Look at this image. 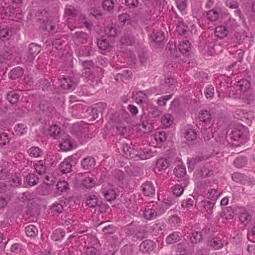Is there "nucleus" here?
Instances as JSON below:
<instances>
[{
    "label": "nucleus",
    "mask_w": 255,
    "mask_h": 255,
    "mask_svg": "<svg viewBox=\"0 0 255 255\" xmlns=\"http://www.w3.org/2000/svg\"><path fill=\"white\" fill-rule=\"evenodd\" d=\"M172 97V95H168L161 97L157 100V104L160 106H165L166 102L169 100Z\"/></svg>",
    "instance_id": "50"
},
{
    "label": "nucleus",
    "mask_w": 255,
    "mask_h": 255,
    "mask_svg": "<svg viewBox=\"0 0 255 255\" xmlns=\"http://www.w3.org/2000/svg\"><path fill=\"white\" fill-rule=\"evenodd\" d=\"M97 45L101 50H106L110 47L109 41L106 39H99L97 41Z\"/></svg>",
    "instance_id": "42"
},
{
    "label": "nucleus",
    "mask_w": 255,
    "mask_h": 255,
    "mask_svg": "<svg viewBox=\"0 0 255 255\" xmlns=\"http://www.w3.org/2000/svg\"><path fill=\"white\" fill-rule=\"evenodd\" d=\"M203 159H204L202 157H198L195 158L191 159L190 160V161L189 162V166H188L189 170L190 169L192 170L193 168V165L194 164H195L199 161H201Z\"/></svg>",
    "instance_id": "58"
},
{
    "label": "nucleus",
    "mask_w": 255,
    "mask_h": 255,
    "mask_svg": "<svg viewBox=\"0 0 255 255\" xmlns=\"http://www.w3.org/2000/svg\"><path fill=\"white\" fill-rule=\"evenodd\" d=\"M103 193L106 199L108 201L115 199L117 196L115 191L111 187L107 189L103 188Z\"/></svg>",
    "instance_id": "14"
},
{
    "label": "nucleus",
    "mask_w": 255,
    "mask_h": 255,
    "mask_svg": "<svg viewBox=\"0 0 255 255\" xmlns=\"http://www.w3.org/2000/svg\"><path fill=\"white\" fill-rule=\"evenodd\" d=\"M214 205V202L206 200H202L197 203L198 209L203 213L206 212L209 214L212 213Z\"/></svg>",
    "instance_id": "4"
},
{
    "label": "nucleus",
    "mask_w": 255,
    "mask_h": 255,
    "mask_svg": "<svg viewBox=\"0 0 255 255\" xmlns=\"http://www.w3.org/2000/svg\"><path fill=\"white\" fill-rule=\"evenodd\" d=\"M19 98V95L14 91L10 92L7 95L8 101L12 104H16Z\"/></svg>",
    "instance_id": "31"
},
{
    "label": "nucleus",
    "mask_w": 255,
    "mask_h": 255,
    "mask_svg": "<svg viewBox=\"0 0 255 255\" xmlns=\"http://www.w3.org/2000/svg\"><path fill=\"white\" fill-rule=\"evenodd\" d=\"M239 220L242 223L245 225L248 224L251 220V216L247 212L246 209L244 208L240 209Z\"/></svg>",
    "instance_id": "10"
},
{
    "label": "nucleus",
    "mask_w": 255,
    "mask_h": 255,
    "mask_svg": "<svg viewBox=\"0 0 255 255\" xmlns=\"http://www.w3.org/2000/svg\"><path fill=\"white\" fill-rule=\"evenodd\" d=\"M181 238V234L178 232H174L169 235L166 239V242L168 244H172L178 242Z\"/></svg>",
    "instance_id": "12"
},
{
    "label": "nucleus",
    "mask_w": 255,
    "mask_h": 255,
    "mask_svg": "<svg viewBox=\"0 0 255 255\" xmlns=\"http://www.w3.org/2000/svg\"><path fill=\"white\" fill-rule=\"evenodd\" d=\"M35 170L39 175L43 174L46 171V167L44 161L40 160L34 165Z\"/></svg>",
    "instance_id": "27"
},
{
    "label": "nucleus",
    "mask_w": 255,
    "mask_h": 255,
    "mask_svg": "<svg viewBox=\"0 0 255 255\" xmlns=\"http://www.w3.org/2000/svg\"><path fill=\"white\" fill-rule=\"evenodd\" d=\"M11 35V32L7 28H3L0 30V38L2 40H8Z\"/></svg>",
    "instance_id": "46"
},
{
    "label": "nucleus",
    "mask_w": 255,
    "mask_h": 255,
    "mask_svg": "<svg viewBox=\"0 0 255 255\" xmlns=\"http://www.w3.org/2000/svg\"><path fill=\"white\" fill-rule=\"evenodd\" d=\"M247 160L244 157H239L234 161L235 165L238 168H241L246 163Z\"/></svg>",
    "instance_id": "49"
},
{
    "label": "nucleus",
    "mask_w": 255,
    "mask_h": 255,
    "mask_svg": "<svg viewBox=\"0 0 255 255\" xmlns=\"http://www.w3.org/2000/svg\"><path fill=\"white\" fill-rule=\"evenodd\" d=\"M56 186L57 189L60 192H65L69 188V184L65 181L58 182Z\"/></svg>",
    "instance_id": "47"
},
{
    "label": "nucleus",
    "mask_w": 255,
    "mask_h": 255,
    "mask_svg": "<svg viewBox=\"0 0 255 255\" xmlns=\"http://www.w3.org/2000/svg\"><path fill=\"white\" fill-rule=\"evenodd\" d=\"M220 16L219 12L215 9H212L207 12V17L211 21H216Z\"/></svg>",
    "instance_id": "35"
},
{
    "label": "nucleus",
    "mask_w": 255,
    "mask_h": 255,
    "mask_svg": "<svg viewBox=\"0 0 255 255\" xmlns=\"http://www.w3.org/2000/svg\"><path fill=\"white\" fill-rule=\"evenodd\" d=\"M25 232L27 236L34 237L38 234V230L33 225H29L25 227Z\"/></svg>",
    "instance_id": "22"
},
{
    "label": "nucleus",
    "mask_w": 255,
    "mask_h": 255,
    "mask_svg": "<svg viewBox=\"0 0 255 255\" xmlns=\"http://www.w3.org/2000/svg\"><path fill=\"white\" fill-rule=\"evenodd\" d=\"M105 32L106 35L109 36H115L117 35V29L112 26H108L106 28Z\"/></svg>",
    "instance_id": "54"
},
{
    "label": "nucleus",
    "mask_w": 255,
    "mask_h": 255,
    "mask_svg": "<svg viewBox=\"0 0 255 255\" xmlns=\"http://www.w3.org/2000/svg\"><path fill=\"white\" fill-rule=\"evenodd\" d=\"M151 37L153 40L157 43L160 42L164 39L163 33L162 31L153 32Z\"/></svg>",
    "instance_id": "44"
},
{
    "label": "nucleus",
    "mask_w": 255,
    "mask_h": 255,
    "mask_svg": "<svg viewBox=\"0 0 255 255\" xmlns=\"http://www.w3.org/2000/svg\"><path fill=\"white\" fill-rule=\"evenodd\" d=\"M151 138H153L156 142L158 145L160 146L161 143L165 141L166 136L164 131H156L151 135Z\"/></svg>",
    "instance_id": "9"
},
{
    "label": "nucleus",
    "mask_w": 255,
    "mask_h": 255,
    "mask_svg": "<svg viewBox=\"0 0 255 255\" xmlns=\"http://www.w3.org/2000/svg\"><path fill=\"white\" fill-rule=\"evenodd\" d=\"M9 142L8 136L5 133H0V144L5 145Z\"/></svg>",
    "instance_id": "59"
},
{
    "label": "nucleus",
    "mask_w": 255,
    "mask_h": 255,
    "mask_svg": "<svg viewBox=\"0 0 255 255\" xmlns=\"http://www.w3.org/2000/svg\"><path fill=\"white\" fill-rule=\"evenodd\" d=\"M176 30L180 34H183L187 30V26L181 23L177 26Z\"/></svg>",
    "instance_id": "63"
},
{
    "label": "nucleus",
    "mask_w": 255,
    "mask_h": 255,
    "mask_svg": "<svg viewBox=\"0 0 255 255\" xmlns=\"http://www.w3.org/2000/svg\"><path fill=\"white\" fill-rule=\"evenodd\" d=\"M87 205L91 208L95 207L98 205V199L95 195H90L86 200Z\"/></svg>",
    "instance_id": "38"
},
{
    "label": "nucleus",
    "mask_w": 255,
    "mask_h": 255,
    "mask_svg": "<svg viewBox=\"0 0 255 255\" xmlns=\"http://www.w3.org/2000/svg\"><path fill=\"white\" fill-rule=\"evenodd\" d=\"M232 178L234 181L239 182L243 179V176L240 173L236 172L232 174Z\"/></svg>",
    "instance_id": "60"
},
{
    "label": "nucleus",
    "mask_w": 255,
    "mask_h": 255,
    "mask_svg": "<svg viewBox=\"0 0 255 255\" xmlns=\"http://www.w3.org/2000/svg\"><path fill=\"white\" fill-rule=\"evenodd\" d=\"M248 239L252 242H255V226L248 234Z\"/></svg>",
    "instance_id": "62"
},
{
    "label": "nucleus",
    "mask_w": 255,
    "mask_h": 255,
    "mask_svg": "<svg viewBox=\"0 0 255 255\" xmlns=\"http://www.w3.org/2000/svg\"><path fill=\"white\" fill-rule=\"evenodd\" d=\"M197 137V133L193 129H188L185 132V137L189 141L195 140L196 139Z\"/></svg>",
    "instance_id": "32"
},
{
    "label": "nucleus",
    "mask_w": 255,
    "mask_h": 255,
    "mask_svg": "<svg viewBox=\"0 0 255 255\" xmlns=\"http://www.w3.org/2000/svg\"><path fill=\"white\" fill-rule=\"evenodd\" d=\"M83 184L87 188H92L95 185L94 179L89 176L85 178L83 181Z\"/></svg>",
    "instance_id": "48"
},
{
    "label": "nucleus",
    "mask_w": 255,
    "mask_h": 255,
    "mask_svg": "<svg viewBox=\"0 0 255 255\" xmlns=\"http://www.w3.org/2000/svg\"><path fill=\"white\" fill-rule=\"evenodd\" d=\"M119 22L122 25H125L127 22H128L129 20V16L127 13H123L119 15Z\"/></svg>",
    "instance_id": "56"
},
{
    "label": "nucleus",
    "mask_w": 255,
    "mask_h": 255,
    "mask_svg": "<svg viewBox=\"0 0 255 255\" xmlns=\"http://www.w3.org/2000/svg\"><path fill=\"white\" fill-rule=\"evenodd\" d=\"M231 137L234 140H242L245 138V136L244 135L243 131L240 129H235L232 131Z\"/></svg>",
    "instance_id": "30"
},
{
    "label": "nucleus",
    "mask_w": 255,
    "mask_h": 255,
    "mask_svg": "<svg viewBox=\"0 0 255 255\" xmlns=\"http://www.w3.org/2000/svg\"><path fill=\"white\" fill-rule=\"evenodd\" d=\"M152 94L158 95L154 88L149 89L146 91V93L142 91H139L135 95V100L136 103L140 104L146 103L147 97Z\"/></svg>",
    "instance_id": "2"
},
{
    "label": "nucleus",
    "mask_w": 255,
    "mask_h": 255,
    "mask_svg": "<svg viewBox=\"0 0 255 255\" xmlns=\"http://www.w3.org/2000/svg\"><path fill=\"white\" fill-rule=\"evenodd\" d=\"M141 188L143 194L146 196H152L155 193L154 186L150 182H146L142 184Z\"/></svg>",
    "instance_id": "7"
},
{
    "label": "nucleus",
    "mask_w": 255,
    "mask_h": 255,
    "mask_svg": "<svg viewBox=\"0 0 255 255\" xmlns=\"http://www.w3.org/2000/svg\"><path fill=\"white\" fill-rule=\"evenodd\" d=\"M65 236V232L61 229L55 230L51 235V239L55 241H59L62 239Z\"/></svg>",
    "instance_id": "25"
},
{
    "label": "nucleus",
    "mask_w": 255,
    "mask_h": 255,
    "mask_svg": "<svg viewBox=\"0 0 255 255\" xmlns=\"http://www.w3.org/2000/svg\"><path fill=\"white\" fill-rule=\"evenodd\" d=\"M93 63L92 61H88L83 62V65L84 67L82 74L85 77H88L90 75V67L92 66Z\"/></svg>",
    "instance_id": "37"
},
{
    "label": "nucleus",
    "mask_w": 255,
    "mask_h": 255,
    "mask_svg": "<svg viewBox=\"0 0 255 255\" xmlns=\"http://www.w3.org/2000/svg\"><path fill=\"white\" fill-rule=\"evenodd\" d=\"M169 163L166 158H160L156 161V168L158 170H165L169 166Z\"/></svg>",
    "instance_id": "26"
},
{
    "label": "nucleus",
    "mask_w": 255,
    "mask_h": 255,
    "mask_svg": "<svg viewBox=\"0 0 255 255\" xmlns=\"http://www.w3.org/2000/svg\"><path fill=\"white\" fill-rule=\"evenodd\" d=\"M183 192V188L180 185H176L173 188V193L176 196H180Z\"/></svg>",
    "instance_id": "53"
},
{
    "label": "nucleus",
    "mask_w": 255,
    "mask_h": 255,
    "mask_svg": "<svg viewBox=\"0 0 255 255\" xmlns=\"http://www.w3.org/2000/svg\"><path fill=\"white\" fill-rule=\"evenodd\" d=\"M60 131V128L58 126L53 125L49 127L47 131V134L51 137L55 138L59 134Z\"/></svg>",
    "instance_id": "24"
},
{
    "label": "nucleus",
    "mask_w": 255,
    "mask_h": 255,
    "mask_svg": "<svg viewBox=\"0 0 255 255\" xmlns=\"http://www.w3.org/2000/svg\"><path fill=\"white\" fill-rule=\"evenodd\" d=\"M103 7L105 9L110 11L113 9L114 2L112 0H105L103 2Z\"/></svg>",
    "instance_id": "55"
},
{
    "label": "nucleus",
    "mask_w": 255,
    "mask_h": 255,
    "mask_svg": "<svg viewBox=\"0 0 255 255\" xmlns=\"http://www.w3.org/2000/svg\"><path fill=\"white\" fill-rule=\"evenodd\" d=\"M219 196V193L214 189H209L206 196L207 198L210 199L212 202L216 201Z\"/></svg>",
    "instance_id": "34"
},
{
    "label": "nucleus",
    "mask_w": 255,
    "mask_h": 255,
    "mask_svg": "<svg viewBox=\"0 0 255 255\" xmlns=\"http://www.w3.org/2000/svg\"><path fill=\"white\" fill-rule=\"evenodd\" d=\"M174 174L179 178L183 177L186 173L185 167L183 163L180 161L177 162V165L174 170Z\"/></svg>",
    "instance_id": "11"
},
{
    "label": "nucleus",
    "mask_w": 255,
    "mask_h": 255,
    "mask_svg": "<svg viewBox=\"0 0 255 255\" xmlns=\"http://www.w3.org/2000/svg\"><path fill=\"white\" fill-rule=\"evenodd\" d=\"M169 224L172 227H177L180 225V220L176 215H171L168 220Z\"/></svg>",
    "instance_id": "45"
},
{
    "label": "nucleus",
    "mask_w": 255,
    "mask_h": 255,
    "mask_svg": "<svg viewBox=\"0 0 255 255\" xmlns=\"http://www.w3.org/2000/svg\"><path fill=\"white\" fill-rule=\"evenodd\" d=\"M38 181V178L35 175L32 173L29 174L26 177L24 183L26 184V185L33 186L37 183Z\"/></svg>",
    "instance_id": "20"
},
{
    "label": "nucleus",
    "mask_w": 255,
    "mask_h": 255,
    "mask_svg": "<svg viewBox=\"0 0 255 255\" xmlns=\"http://www.w3.org/2000/svg\"><path fill=\"white\" fill-rule=\"evenodd\" d=\"M173 117L169 114H165L161 117V124L166 128L171 126L173 124Z\"/></svg>",
    "instance_id": "15"
},
{
    "label": "nucleus",
    "mask_w": 255,
    "mask_h": 255,
    "mask_svg": "<svg viewBox=\"0 0 255 255\" xmlns=\"http://www.w3.org/2000/svg\"><path fill=\"white\" fill-rule=\"evenodd\" d=\"M27 128L25 125L18 124L14 127V131L16 134L22 135L27 132Z\"/></svg>",
    "instance_id": "36"
},
{
    "label": "nucleus",
    "mask_w": 255,
    "mask_h": 255,
    "mask_svg": "<svg viewBox=\"0 0 255 255\" xmlns=\"http://www.w3.org/2000/svg\"><path fill=\"white\" fill-rule=\"evenodd\" d=\"M61 87L65 90H72L75 86V84L70 78H63L60 80Z\"/></svg>",
    "instance_id": "17"
},
{
    "label": "nucleus",
    "mask_w": 255,
    "mask_h": 255,
    "mask_svg": "<svg viewBox=\"0 0 255 255\" xmlns=\"http://www.w3.org/2000/svg\"><path fill=\"white\" fill-rule=\"evenodd\" d=\"M72 168V165L70 164V159H65L59 166V169L63 173H66L70 172Z\"/></svg>",
    "instance_id": "16"
},
{
    "label": "nucleus",
    "mask_w": 255,
    "mask_h": 255,
    "mask_svg": "<svg viewBox=\"0 0 255 255\" xmlns=\"http://www.w3.org/2000/svg\"><path fill=\"white\" fill-rule=\"evenodd\" d=\"M157 206L153 205L152 208L147 207L146 208L143 213L144 218L146 220H153L156 218L158 216V213L156 211Z\"/></svg>",
    "instance_id": "5"
},
{
    "label": "nucleus",
    "mask_w": 255,
    "mask_h": 255,
    "mask_svg": "<svg viewBox=\"0 0 255 255\" xmlns=\"http://www.w3.org/2000/svg\"><path fill=\"white\" fill-rule=\"evenodd\" d=\"M50 210L54 214H60L62 212L63 207L61 204L54 203L51 206Z\"/></svg>",
    "instance_id": "41"
},
{
    "label": "nucleus",
    "mask_w": 255,
    "mask_h": 255,
    "mask_svg": "<svg viewBox=\"0 0 255 255\" xmlns=\"http://www.w3.org/2000/svg\"><path fill=\"white\" fill-rule=\"evenodd\" d=\"M224 242V240L219 237H215L211 240L210 246L215 250H219L222 248Z\"/></svg>",
    "instance_id": "13"
},
{
    "label": "nucleus",
    "mask_w": 255,
    "mask_h": 255,
    "mask_svg": "<svg viewBox=\"0 0 255 255\" xmlns=\"http://www.w3.org/2000/svg\"><path fill=\"white\" fill-rule=\"evenodd\" d=\"M23 74V69L20 67L13 69L9 73V77L11 79H16L21 77Z\"/></svg>",
    "instance_id": "21"
},
{
    "label": "nucleus",
    "mask_w": 255,
    "mask_h": 255,
    "mask_svg": "<svg viewBox=\"0 0 255 255\" xmlns=\"http://www.w3.org/2000/svg\"><path fill=\"white\" fill-rule=\"evenodd\" d=\"M59 147L63 151H67L73 148V141L69 135H65L59 143Z\"/></svg>",
    "instance_id": "3"
},
{
    "label": "nucleus",
    "mask_w": 255,
    "mask_h": 255,
    "mask_svg": "<svg viewBox=\"0 0 255 255\" xmlns=\"http://www.w3.org/2000/svg\"><path fill=\"white\" fill-rule=\"evenodd\" d=\"M199 118L201 121L205 123L210 122L211 115L209 112L206 110L202 111L200 112Z\"/></svg>",
    "instance_id": "39"
},
{
    "label": "nucleus",
    "mask_w": 255,
    "mask_h": 255,
    "mask_svg": "<svg viewBox=\"0 0 255 255\" xmlns=\"http://www.w3.org/2000/svg\"><path fill=\"white\" fill-rule=\"evenodd\" d=\"M202 239V236L200 233L195 232L192 233L190 238L191 241L192 243L196 244L199 242Z\"/></svg>",
    "instance_id": "52"
},
{
    "label": "nucleus",
    "mask_w": 255,
    "mask_h": 255,
    "mask_svg": "<svg viewBox=\"0 0 255 255\" xmlns=\"http://www.w3.org/2000/svg\"><path fill=\"white\" fill-rule=\"evenodd\" d=\"M226 4L227 6L232 9L236 8L238 7V3L235 0H227Z\"/></svg>",
    "instance_id": "61"
},
{
    "label": "nucleus",
    "mask_w": 255,
    "mask_h": 255,
    "mask_svg": "<svg viewBox=\"0 0 255 255\" xmlns=\"http://www.w3.org/2000/svg\"><path fill=\"white\" fill-rule=\"evenodd\" d=\"M194 203L193 200L191 199H188L187 200L182 201L181 206L184 208H188L193 206Z\"/></svg>",
    "instance_id": "57"
},
{
    "label": "nucleus",
    "mask_w": 255,
    "mask_h": 255,
    "mask_svg": "<svg viewBox=\"0 0 255 255\" xmlns=\"http://www.w3.org/2000/svg\"><path fill=\"white\" fill-rule=\"evenodd\" d=\"M95 164V160L91 157H88L84 158L81 161V165L85 169H89Z\"/></svg>",
    "instance_id": "18"
},
{
    "label": "nucleus",
    "mask_w": 255,
    "mask_h": 255,
    "mask_svg": "<svg viewBox=\"0 0 255 255\" xmlns=\"http://www.w3.org/2000/svg\"><path fill=\"white\" fill-rule=\"evenodd\" d=\"M179 49L182 53H186L191 49L190 43L186 40H184L180 42L179 45Z\"/></svg>",
    "instance_id": "29"
},
{
    "label": "nucleus",
    "mask_w": 255,
    "mask_h": 255,
    "mask_svg": "<svg viewBox=\"0 0 255 255\" xmlns=\"http://www.w3.org/2000/svg\"><path fill=\"white\" fill-rule=\"evenodd\" d=\"M155 245L153 241L147 240L143 241L139 245V250L143 253L152 251L155 248Z\"/></svg>",
    "instance_id": "6"
},
{
    "label": "nucleus",
    "mask_w": 255,
    "mask_h": 255,
    "mask_svg": "<svg viewBox=\"0 0 255 255\" xmlns=\"http://www.w3.org/2000/svg\"><path fill=\"white\" fill-rule=\"evenodd\" d=\"M41 50V48L37 45L31 43L29 45V50L28 60L32 61L34 59L35 56L38 54Z\"/></svg>",
    "instance_id": "8"
},
{
    "label": "nucleus",
    "mask_w": 255,
    "mask_h": 255,
    "mask_svg": "<svg viewBox=\"0 0 255 255\" xmlns=\"http://www.w3.org/2000/svg\"><path fill=\"white\" fill-rule=\"evenodd\" d=\"M85 255H98V251L94 247H87L84 248Z\"/></svg>",
    "instance_id": "51"
},
{
    "label": "nucleus",
    "mask_w": 255,
    "mask_h": 255,
    "mask_svg": "<svg viewBox=\"0 0 255 255\" xmlns=\"http://www.w3.org/2000/svg\"><path fill=\"white\" fill-rule=\"evenodd\" d=\"M228 33V30L224 25L218 26L216 28L215 34L220 38L226 37Z\"/></svg>",
    "instance_id": "19"
},
{
    "label": "nucleus",
    "mask_w": 255,
    "mask_h": 255,
    "mask_svg": "<svg viewBox=\"0 0 255 255\" xmlns=\"http://www.w3.org/2000/svg\"><path fill=\"white\" fill-rule=\"evenodd\" d=\"M27 153L30 157L36 158L42 155V151L39 147L33 146L28 149Z\"/></svg>",
    "instance_id": "23"
},
{
    "label": "nucleus",
    "mask_w": 255,
    "mask_h": 255,
    "mask_svg": "<svg viewBox=\"0 0 255 255\" xmlns=\"http://www.w3.org/2000/svg\"><path fill=\"white\" fill-rule=\"evenodd\" d=\"M171 204L170 203H168V201L167 202H163L161 205L157 206V212L158 213V216H160L163 214L166 210L169 208L171 206Z\"/></svg>",
    "instance_id": "28"
},
{
    "label": "nucleus",
    "mask_w": 255,
    "mask_h": 255,
    "mask_svg": "<svg viewBox=\"0 0 255 255\" xmlns=\"http://www.w3.org/2000/svg\"><path fill=\"white\" fill-rule=\"evenodd\" d=\"M123 151L125 154V155L128 157H131L130 153L131 148L128 146L127 144H124L123 145Z\"/></svg>",
    "instance_id": "64"
},
{
    "label": "nucleus",
    "mask_w": 255,
    "mask_h": 255,
    "mask_svg": "<svg viewBox=\"0 0 255 255\" xmlns=\"http://www.w3.org/2000/svg\"><path fill=\"white\" fill-rule=\"evenodd\" d=\"M204 94L206 98L211 100L214 95V88L213 86L209 85L205 87Z\"/></svg>",
    "instance_id": "40"
},
{
    "label": "nucleus",
    "mask_w": 255,
    "mask_h": 255,
    "mask_svg": "<svg viewBox=\"0 0 255 255\" xmlns=\"http://www.w3.org/2000/svg\"><path fill=\"white\" fill-rule=\"evenodd\" d=\"M242 99L247 104H252L255 100V95L251 93L250 91H248L246 92V94H244Z\"/></svg>",
    "instance_id": "33"
},
{
    "label": "nucleus",
    "mask_w": 255,
    "mask_h": 255,
    "mask_svg": "<svg viewBox=\"0 0 255 255\" xmlns=\"http://www.w3.org/2000/svg\"><path fill=\"white\" fill-rule=\"evenodd\" d=\"M9 175L6 170H1L0 172V180L9 179L12 186L15 187H20L21 185V178L19 174H15L9 178Z\"/></svg>",
    "instance_id": "1"
},
{
    "label": "nucleus",
    "mask_w": 255,
    "mask_h": 255,
    "mask_svg": "<svg viewBox=\"0 0 255 255\" xmlns=\"http://www.w3.org/2000/svg\"><path fill=\"white\" fill-rule=\"evenodd\" d=\"M250 86L249 82L246 80L240 81L238 84L239 90L243 92L248 91Z\"/></svg>",
    "instance_id": "43"
}]
</instances>
